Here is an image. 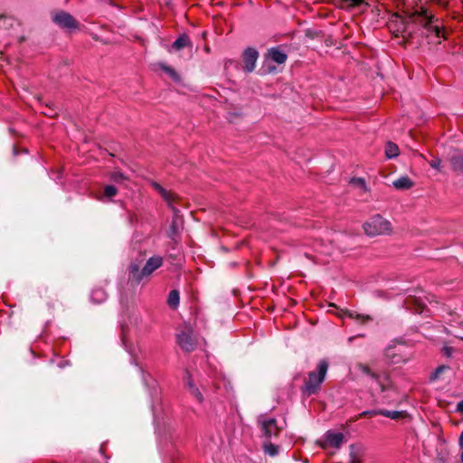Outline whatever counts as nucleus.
<instances>
[{"mask_svg":"<svg viewBox=\"0 0 463 463\" xmlns=\"http://www.w3.org/2000/svg\"><path fill=\"white\" fill-rule=\"evenodd\" d=\"M436 21H438V19L435 15L429 14L425 8L420 7V10L407 13L405 16L402 18V28L401 30L398 29V31L403 33L406 32L409 24H417L439 37L441 33L440 28L438 25H433V23Z\"/></svg>","mask_w":463,"mask_h":463,"instance_id":"obj_1","label":"nucleus"},{"mask_svg":"<svg viewBox=\"0 0 463 463\" xmlns=\"http://www.w3.org/2000/svg\"><path fill=\"white\" fill-rule=\"evenodd\" d=\"M162 265L163 258L159 255L150 257L141 269L137 263H131L128 267V281L137 285L144 279L150 277Z\"/></svg>","mask_w":463,"mask_h":463,"instance_id":"obj_2","label":"nucleus"},{"mask_svg":"<svg viewBox=\"0 0 463 463\" xmlns=\"http://www.w3.org/2000/svg\"><path fill=\"white\" fill-rule=\"evenodd\" d=\"M328 369V363L326 360H320L317 370L308 373L301 387L302 394L311 396L317 393L324 382Z\"/></svg>","mask_w":463,"mask_h":463,"instance_id":"obj_3","label":"nucleus"},{"mask_svg":"<svg viewBox=\"0 0 463 463\" xmlns=\"http://www.w3.org/2000/svg\"><path fill=\"white\" fill-rule=\"evenodd\" d=\"M363 228L365 234L371 237L388 234L392 231L391 222L380 214L371 217L364 223Z\"/></svg>","mask_w":463,"mask_h":463,"instance_id":"obj_4","label":"nucleus"},{"mask_svg":"<svg viewBox=\"0 0 463 463\" xmlns=\"http://www.w3.org/2000/svg\"><path fill=\"white\" fill-rule=\"evenodd\" d=\"M176 338L179 346L184 352L190 353L194 350L196 340L194 337L193 328L190 326H184L177 334Z\"/></svg>","mask_w":463,"mask_h":463,"instance_id":"obj_5","label":"nucleus"},{"mask_svg":"<svg viewBox=\"0 0 463 463\" xmlns=\"http://www.w3.org/2000/svg\"><path fill=\"white\" fill-rule=\"evenodd\" d=\"M148 184L161 196L174 213H178L175 204L178 203L179 196L171 190H166L159 183L154 180H148Z\"/></svg>","mask_w":463,"mask_h":463,"instance_id":"obj_6","label":"nucleus"},{"mask_svg":"<svg viewBox=\"0 0 463 463\" xmlns=\"http://www.w3.org/2000/svg\"><path fill=\"white\" fill-rule=\"evenodd\" d=\"M148 184L161 196L174 213H178L175 204L178 203L179 196L171 190H166L159 183L154 180H148Z\"/></svg>","mask_w":463,"mask_h":463,"instance_id":"obj_7","label":"nucleus"},{"mask_svg":"<svg viewBox=\"0 0 463 463\" xmlns=\"http://www.w3.org/2000/svg\"><path fill=\"white\" fill-rule=\"evenodd\" d=\"M148 184L161 196L174 213H178L175 204L178 203L179 196L171 190H166L159 183L154 180H148Z\"/></svg>","mask_w":463,"mask_h":463,"instance_id":"obj_8","label":"nucleus"},{"mask_svg":"<svg viewBox=\"0 0 463 463\" xmlns=\"http://www.w3.org/2000/svg\"><path fill=\"white\" fill-rule=\"evenodd\" d=\"M148 184L161 196L174 213H178L175 204L178 203L179 196L171 190H166L159 183L154 180H148Z\"/></svg>","mask_w":463,"mask_h":463,"instance_id":"obj_9","label":"nucleus"},{"mask_svg":"<svg viewBox=\"0 0 463 463\" xmlns=\"http://www.w3.org/2000/svg\"><path fill=\"white\" fill-rule=\"evenodd\" d=\"M384 359L389 364H400L410 360V356L404 352L403 347L389 345L384 350Z\"/></svg>","mask_w":463,"mask_h":463,"instance_id":"obj_10","label":"nucleus"},{"mask_svg":"<svg viewBox=\"0 0 463 463\" xmlns=\"http://www.w3.org/2000/svg\"><path fill=\"white\" fill-rule=\"evenodd\" d=\"M52 21L63 29L79 27V22L71 14L62 10L52 13Z\"/></svg>","mask_w":463,"mask_h":463,"instance_id":"obj_11","label":"nucleus"},{"mask_svg":"<svg viewBox=\"0 0 463 463\" xmlns=\"http://www.w3.org/2000/svg\"><path fill=\"white\" fill-rule=\"evenodd\" d=\"M259 424L260 426L262 435L265 438L269 439L279 435L280 428L278 427L277 420L275 419L259 420Z\"/></svg>","mask_w":463,"mask_h":463,"instance_id":"obj_12","label":"nucleus"},{"mask_svg":"<svg viewBox=\"0 0 463 463\" xmlns=\"http://www.w3.org/2000/svg\"><path fill=\"white\" fill-rule=\"evenodd\" d=\"M259 57V52L256 49L248 47L242 54V61L244 63L243 70L246 72H251L255 69L256 61Z\"/></svg>","mask_w":463,"mask_h":463,"instance_id":"obj_13","label":"nucleus"},{"mask_svg":"<svg viewBox=\"0 0 463 463\" xmlns=\"http://www.w3.org/2000/svg\"><path fill=\"white\" fill-rule=\"evenodd\" d=\"M344 435L342 433H334V432H331V431H327L326 433V446H329V447H332V448H335V449H339L341 447V445L343 444V441H344Z\"/></svg>","mask_w":463,"mask_h":463,"instance_id":"obj_14","label":"nucleus"},{"mask_svg":"<svg viewBox=\"0 0 463 463\" xmlns=\"http://www.w3.org/2000/svg\"><path fill=\"white\" fill-rule=\"evenodd\" d=\"M449 164L453 172L463 175V153H456L449 157Z\"/></svg>","mask_w":463,"mask_h":463,"instance_id":"obj_15","label":"nucleus"},{"mask_svg":"<svg viewBox=\"0 0 463 463\" xmlns=\"http://www.w3.org/2000/svg\"><path fill=\"white\" fill-rule=\"evenodd\" d=\"M186 377L184 378L185 385L187 386L190 393L196 399V401L200 403L203 402V395L199 391V389L194 385V383L192 381L191 374L189 372H186Z\"/></svg>","mask_w":463,"mask_h":463,"instance_id":"obj_16","label":"nucleus"},{"mask_svg":"<svg viewBox=\"0 0 463 463\" xmlns=\"http://www.w3.org/2000/svg\"><path fill=\"white\" fill-rule=\"evenodd\" d=\"M182 223H183V221H182L181 216L179 215V212L174 213V217H173V220H172V222L170 225V231H169V236L172 239H175L176 236L179 235L180 229L182 228Z\"/></svg>","mask_w":463,"mask_h":463,"instance_id":"obj_17","label":"nucleus"},{"mask_svg":"<svg viewBox=\"0 0 463 463\" xmlns=\"http://www.w3.org/2000/svg\"><path fill=\"white\" fill-rule=\"evenodd\" d=\"M268 56L276 63L283 64L287 61V54L279 48H271L269 50Z\"/></svg>","mask_w":463,"mask_h":463,"instance_id":"obj_18","label":"nucleus"},{"mask_svg":"<svg viewBox=\"0 0 463 463\" xmlns=\"http://www.w3.org/2000/svg\"><path fill=\"white\" fill-rule=\"evenodd\" d=\"M382 416L390 418L394 420H403L406 418H410V415L406 411H388V410H382L381 412Z\"/></svg>","mask_w":463,"mask_h":463,"instance_id":"obj_19","label":"nucleus"},{"mask_svg":"<svg viewBox=\"0 0 463 463\" xmlns=\"http://www.w3.org/2000/svg\"><path fill=\"white\" fill-rule=\"evenodd\" d=\"M192 43L189 36L185 33L181 34L172 44V48L180 51L185 47L191 46Z\"/></svg>","mask_w":463,"mask_h":463,"instance_id":"obj_20","label":"nucleus"},{"mask_svg":"<svg viewBox=\"0 0 463 463\" xmlns=\"http://www.w3.org/2000/svg\"><path fill=\"white\" fill-rule=\"evenodd\" d=\"M392 184L398 190H409L414 185V183L408 176H402L393 181Z\"/></svg>","mask_w":463,"mask_h":463,"instance_id":"obj_21","label":"nucleus"},{"mask_svg":"<svg viewBox=\"0 0 463 463\" xmlns=\"http://www.w3.org/2000/svg\"><path fill=\"white\" fill-rule=\"evenodd\" d=\"M349 450L350 463H360L363 457L362 448L352 444Z\"/></svg>","mask_w":463,"mask_h":463,"instance_id":"obj_22","label":"nucleus"},{"mask_svg":"<svg viewBox=\"0 0 463 463\" xmlns=\"http://www.w3.org/2000/svg\"><path fill=\"white\" fill-rule=\"evenodd\" d=\"M116 195V187L114 185H106L103 189V192L98 195V199L101 201H105L108 199L109 201H112V198Z\"/></svg>","mask_w":463,"mask_h":463,"instance_id":"obj_23","label":"nucleus"},{"mask_svg":"<svg viewBox=\"0 0 463 463\" xmlns=\"http://www.w3.org/2000/svg\"><path fill=\"white\" fill-rule=\"evenodd\" d=\"M179 291L177 289H173L170 291L167 298V305L173 308L176 309L179 306Z\"/></svg>","mask_w":463,"mask_h":463,"instance_id":"obj_24","label":"nucleus"},{"mask_svg":"<svg viewBox=\"0 0 463 463\" xmlns=\"http://www.w3.org/2000/svg\"><path fill=\"white\" fill-rule=\"evenodd\" d=\"M158 68L160 70H162L163 71H165L166 74H168L170 76V78L172 80H174L175 81H179L180 80V76L179 74L175 71V69H173L172 67L163 63V62H159L157 64Z\"/></svg>","mask_w":463,"mask_h":463,"instance_id":"obj_25","label":"nucleus"},{"mask_svg":"<svg viewBox=\"0 0 463 463\" xmlns=\"http://www.w3.org/2000/svg\"><path fill=\"white\" fill-rule=\"evenodd\" d=\"M107 298L106 292L102 288H98L92 291L90 299L94 303H101Z\"/></svg>","mask_w":463,"mask_h":463,"instance_id":"obj_26","label":"nucleus"},{"mask_svg":"<svg viewBox=\"0 0 463 463\" xmlns=\"http://www.w3.org/2000/svg\"><path fill=\"white\" fill-rule=\"evenodd\" d=\"M385 155L388 158L396 157L399 155V147L392 142H388L385 146Z\"/></svg>","mask_w":463,"mask_h":463,"instance_id":"obj_27","label":"nucleus"},{"mask_svg":"<svg viewBox=\"0 0 463 463\" xmlns=\"http://www.w3.org/2000/svg\"><path fill=\"white\" fill-rule=\"evenodd\" d=\"M386 381L387 383H383L382 380H381V376L379 375V381H375L379 386H380V389L383 392H392L393 393H396V389L393 387L392 383L391 382H389V379L388 377L386 378Z\"/></svg>","mask_w":463,"mask_h":463,"instance_id":"obj_28","label":"nucleus"},{"mask_svg":"<svg viewBox=\"0 0 463 463\" xmlns=\"http://www.w3.org/2000/svg\"><path fill=\"white\" fill-rule=\"evenodd\" d=\"M358 369L364 374L370 376L372 379H373L374 381H379V373L372 371V369L366 365V364H358Z\"/></svg>","mask_w":463,"mask_h":463,"instance_id":"obj_29","label":"nucleus"},{"mask_svg":"<svg viewBox=\"0 0 463 463\" xmlns=\"http://www.w3.org/2000/svg\"><path fill=\"white\" fill-rule=\"evenodd\" d=\"M406 304H415V311L416 312H422L423 308L425 307V303L421 299H418L416 298L410 297L406 299Z\"/></svg>","mask_w":463,"mask_h":463,"instance_id":"obj_30","label":"nucleus"},{"mask_svg":"<svg viewBox=\"0 0 463 463\" xmlns=\"http://www.w3.org/2000/svg\"><path fill=\"white\" fill-rule=\"evenodd\" d=\"M263 449L266 454L274 457L279 453V446L271 443V442H265L263 445Z\"/></svg>","mask_w":463,"mask_h":463,"instance_id":"obj_31","label":"nucleus"},{"mask_svg":"<svg viewBox=\"0 0 463 463\" xmlns=\"http://www.w3.org/2000/svg\"><path fill=\"white\" fill-rule=\"evenodd\" d=\"M449 366L448 365H439L436 368V370L431 373L430 380L434 381L439 378V375L445 371L449 370Z\"/></svg>","mask_w":463,"mask_h":463,"instance_id":"obj_32","label":"nucleus"},{"mask_svg":"<svg viewBox=\"0 0 463 463\" xmlns=\"http://www.w3.org/2000/svg\"><path fill=\"white\" fill-rule=\"evenodd\" d=\"M381 412L382 410L364 411L359 414L358 418L377 416L381 415Z\"/></svg>","mask_w":463,"mask_h":463,"instance_id":"obj_33","label":"nucleus"},{"mask_svg":"<svg viewBox=\"0 0 463 463\" xmlns=\"http://www.w3.org/2000/svg\"><path fill=\"white\" fill-rule=\"evenodd\" d=\"M127 331H128V326L122 325L121 326V341H122L123 345L126 346L127 348H128V346Z\"/></svg>","mask_w":463,"mask_h":463,"instance_id":"obj_34","label":"nucleus"},{"mask_svg":"<svg viewBox=\"0 0 463 463\" xmlns=\"http://www.w3.org/2000/svg\"><path fill=\"white\" fill-rule=\"evenodd\" d=\"M355 319L360 323V324H365L367 323L368 321H371L372 320V317L368 315H361V314H355Z\"/></svg>","mask_w":463,"mask_h":463,"instance_id":"obj_35","label":"nucleus"},{"mask_svg":"<svg viewBox=\"0 0 463 463\" xmlns=\"http://www.w3.org/2000/svg\"><path fill=\"white\" fill-rule=\"evenodd\" d=\"M46 108L48 110L43 111V114H44L45 116H48L50 118H54L58 115V112L49 104H46Z\"/></svg>","mask_w":463,"mask_h":463,"instance_id":"obj_36","label":"nucleus"},{"mask_svg":"<svg viewBox=\"0 0 463 463\" xmlns=\"http://www.w3.org/2000/svg\"><path fill=\"white\" fill-rule=\"evenodd\" d=\"M440 165H441V160L439 157H435L431 161H430V165L432 168L437 169L439 171L440 170Z\"/></svg>","mask_w":463,"mask_h":463,"instance_id":"obj_37","label":"nucleus"},{"mask_svg":"<svg viewBox=\"0 0 463 463\" xmlns=\"http://www.w3.org/2000/svg\"><path fill=\"white\" fill-rule=\"evenodd\" d=\"M454 348L451 347V346H444L441 350V353L443 355H445L446 357H451L453 353H454Z\"/></svg>","mask_w":463,"mask_h":463,"instance_id":"obj_38","label":"nucleus"},{"mask_svg":"<svg viewBox=\"0 0 463 463\" xmlns=\"http://www.w3.org/2000/svg\"><path fill=\"white\" fill-rule=\"evenodd\" d=\"M351 182L354 184L361 186L364 189L366 188L365 182L363 178H353Z\"/></svg>","mask_w":463,"mask_h":463,"instance_id":"obj_39","label":"nucleus"},{"mask_svg":"<svg viewBox=\"0 0 463 463\" xmlns=\"http://www.w3.org/2000/svg\"><path fill=\"white\" fill-rule=\"evenodd\" d=\"M345 314L348 317L355 319V314H357V313H356V312H354V311H348V310H346V311L345 312Z\"/></svg>","mask_w":463,"mask_h":463,"instance_id":"obj_40","label":"nucleus"},{"mask_svg":"<svg viewBox=\"0 0 463 463\" xmlns=\"http://www.w3.org/2000/svg\"><path fill=\"white\" fill-rule=\"evenodd\" d=\"M457 411L463 413V401L459 402L457 405Z\"/></svg>","mask_w":463,"mask_h":463,"instance_id":"obj_41","label":"nucleus"},{"mask_svg":"<svg viewBox=\"0 0 463 463\" xmlns=\"http://www.w3.org/2000/svg\"><path fill=\"white\" fill-rule=\"evenodd\" d=\"M458 442H459L460 449L463 450V431L461 432V434L459 436Z\"/></svg>","mask_w":463,"mask_h":463,"instance_id":"obj_42","label":"nucleus"},{"mask_svg":"<svg viewBox=\"0 0 463 463\" xmlns=\"http://www.w3.org/2000/svg\"><path fill=\"white\" fill-rule=\"evenodd\" d=\"M389 398H390L389 395H384L383 396V399H386V402H384L387 403V404H391L392 402H394L393 400H390Z\"/></svg>","mask_w":463,"mask_h":463,"instance_id":"obj_43","label":"nucleus"},{"mask_svg":"<svg viewBox=\"0 0 463 463\" xmlns=\"http://www.w3.org/2000/svg\"><path fill=\"white\" fill-rule=\"evenodd\" d=\"M13 154L14 156H17L18 155V149L15 146H13Z\"/></svg>","mask_w":463,"mask_h":463,"instance_id":"obj_44","label":"nucleus"},{"mask_svg":"<svg viewBox=\"0 0 463 463\" xmlns=\"http://www.w3.org/2000/svg\"><path fill=\"white\" fill-rule=\"evenodd\" d=\"M460 460H461V462L463 463V450H462V453H461V455H460Z\"/></svg>","mask_w":463,"mask_h":463,"instance_id":"obj_45","label":"nucleus"},{"mask_svg":"<svg viewBox=\"0 0 463 463\" xmlns=\"http://www.w3.org/2000/svg\"><path fill=\"white\" fill-rule=\"evenodd\" d=\"M117 176H118V180L119 177H121V175L118 172Z\"/></svg>","mask_w":463,"mask_h":463,"instance_id":"obj_46","label":"nucleus"},{"mask_svg":"<svg viewBox=\"0 0 463 463\" xmlns=\"http://www.w3.org/2000/svg\"><path fill=\"white\" fill-rule=\"evenodd\" d=\"M5 16L4 15H0V20L4 19Z\"/></svg>","mask_w":463,"mask_h":463,"instance_id":"obj_47","label":"nucleus"},{"mask_svg":"<svg viewBox=\"0 0 463 463\" xmlns=\"http://www.w3.org/2000/svg\"><path fill=\"white\" fill-rule=\"evenodd\" d=\"M458 338H459V339H460L461 341H463V336H461V337H458Z\"/></svg>","mask_w":463,"mask_h":463,"instance_id":"obj_48","label":"nucleus"}]
</instances>
